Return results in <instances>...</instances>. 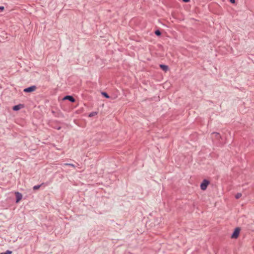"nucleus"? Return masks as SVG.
<instances>
[{"label":"nucleus","mask_w":254,"mask_h":254,"mask_svg":"<svg viewBox=\"0 0 254 254\" xmlns=\"http://www.w3.org/2000/svg\"><path fill=\"white\" fill-rule=\"evenodd\" d=\"M209 182L206 180H204L203 181L202 183L200 185V188L202 190H205L208 185H209Z\"/></svg>","instance_id":"f257e3e1"},{"label":"nucleus","mask_w":254,"mask_h":254,"mask_svg":"<svg viewBox=\"0 0 254 254\" xmlns=\"http://www.w3.org/2000/svg\"><path fill=\"white\" fill-rule=\"evenodd\" d=\"M36 89V86L35 85L31 86L29 87L26 88L23 90V91L26 93H31L35 91Z\"/></svg>","instance_id":"f03ea898"},{"label":"nucleus","mask_w":254,"mask_h":254,"mask_svg":"<svg viewBox=\"0 0 254 254\" xmlns=\"http://www.w3.org/2000/svg\"><path fill=\"white\" fill-rule=\"evenodd\" d=\"M240 232V229L239 228L235 229L234 232L231 236V238L233 239H236L238 237Z\"/></svg>","instance_id":"7ed1b4c3"},{"label":"nucleus","mask_w":254,"mask_h":254,"mask_svg":"<svg viewBox=\"0 0 254 254\" xmlns=\"http://www.w3.org/2000/svg\"><path fill=\"white\" fill-rule=\"evenodd\" d=\"M160 68L165 72L169 70V66L165 64H160L159 65Z\"/></svg>","instance_id":"20e7f679"},{"label":"nucleus","mask_w":254,"mask_h":254,"mask_svg":"<svg viewBox=\"0 0 254 254\" xmlns=\"http://www.w3.org/2000/svg\"><path fill=\"white\" fill-rule=\"evenodd\" d=\"M23 108V105L22 104H18L17 105H15L12 107V109L14 111H18L21 109Z\"/></svg>","instance_id":"39448f33"},{"label":"nucleus","mask_w":254,"mask_h":254,"mask_svg":"<svg viewBox=\"0 0 254 254\" xmlns=\"http://www.w3.org/2000/svg\"><path fill=\"white\" fill-rule=\"evenodd\" d=\"M15 194H16V202L17 203L22 199V195L20 193H19L18 192H16L15 193Z\"/></svg>","instance_id":"423d86ee"},{"label":"nucleus","mask_w":254,"mask_h":254,"mask_svg":"<svg viewBox=\"0 0 254 254\" xmlns=\"http://www.w3.org/2000/svg\"><path fill=\"white\" fill-rule=\"evenodd\" d=\"M68 100L72 102H74L75 101L74 98L73 96H64V97L63 99V100Z\"/></svg>","instance_id":"0eeeda50"},{"label":"nucleus","mask_w":254,"mask_h":254,"mask_svg":"<svg viewBox=\"0 0 254 254\" xmlns=\"http://www.w3.org/2000/svg\"><path fill=\"white\" fill-rule=\"evenodd\" d=\"M155 34L158 36H159L161 35V32L159 30H156L154 32Z\"/></svg>","instance_id":"6e6552de"},{"label":"nucleus","mask_w":254,"mask_h":254,"mask_svg":"<svg viewBox=\"0 0 254 254\" xmlns=\"http://www.w3.org/2000/svg\"><path fill=\"white\" fill-rule=\"evenodd\" d=\"M242 194L241 193H237L236 195H235V198L236 199H239V198H240L241 196H242Z\"/></svg>","instance_id":"1a4fd4ad"},{"label":"nucleus","mask_w":254,"mask_h":254,"mask_svg":"<svg viewBox=\"0 0 254 254\" xmlns=\"http://www.w3.org/2000/svg\"><path fill=\"white\" fill-rule=\"evenodd\" d=\"M97 114V112H93L91 113L89 115V117H93V116H94L96 115Z\"/></svg>","instance_id":"9d476101"},{"label":"nucleus","mask_w":254,"mask_h":254,"mask_svg":"<svg viewBox=\"0 0 254 254\" xmlns=\"http://www.w3.org/2000/svg\"><path fill=\"white\" fill-rule=\"evenodd\" d=\"M64 165H66V166H71L73 168H75V165L73 164H70V163H65L64 164Z\"/></svg>","instance_id":"9b49d317"},{"label":"nucleus","mask_w":254,"mask_h":254,"mask_svg":"<svg viewBox=\"0 0 254 254\" xmlns=\"http://www.w3.org/2000/svg\"><path fill=\"white\" fill-rule=\"evenodd\" d=\"M213 134H214L215 135V137L217 138H218L220 137V135L219 133H218L213 132Z\"/></svg>","instance_id":"f8f14e48"},{"label":"nucleus","mask_w":254,"mask_h":254,"mask_svg":"<svg viewBox=\"0 0 254 254\" xmlns=\"http://www.w3.org/2000/svg\"><path fill=\"white\" fill-rule=\"evenodd\" d=\"M41 187V185H37V186H34L33 187V189L34 190H38L40 188V187Z\"/></svg>","instance_id":"ddd939ff"},{"label":"nucleus","mask_w":254,"mask_h":254,"mask_svg":"<svg viewBox=\"0 0 254 254\" xmlns=\"http://www.w3.org/2000/svg\"><path fill=\"white\" fill-rule=\"evenodd\" d=\"M4 254H12V252L10 251H6L5 253H4Z\"/></svg>","instance_id":"4468645a"},{"label":"nucleus","mask_w":254,"mask_h":254,"mask_svg":"<svg viewBox=\"0 0 254 254\" xmlns=\"http://www.w3.org/2000/svg\"><path fill=\"white\" fill-rule=\"evenodd\" d=\"M101 94H102V95H103V96H107V95H108V94H107V92H101Z\"/></svg>","instance_id":"2eb2a0df"},{"label":"nucleus","mask_w":254,"mask_h":254,"mask_svg":"<svg viewBox=\"0 0 254 254\" xmlns=\"http://www.w3.org/2000/svg\"><path fill=\"white\" fill-rule=\"evenodd\" d=\"M4 8L2 6H0V12H2L3 11Z\"/></svg>","instance_id":"dca6fc26"},{"label":"nucleus","mask_w":254,"mask_h":254,"mask_svg":"<svg viewBox=\"0 0 254 254\" xmlns=\"http://www.w3.org/2000/svg\"><path fill=\"white\" fill-rule=\"evenodd\" d=\"M230 2L232 3L235 4L236 3L235 0H229Z\"/></svg>","instance_id":"f3484780"},{"label":"nucleus","mask_w":254,"mask_h":254,"mask_svg":"<svg viewBox=\"0 0 254 254\" xmlns=\"http://www.w3.org/2000/svg\"><path fill=\"white\" fill-rule=\"evenodd\" d=\"M183 1L185 2H188L190 1V0H182Z\"/></svg>","instance_id":"a211bd4d"},{"label":"nucleus","mask_w":254,"mask_h":254,"mask_svg":"<svg viewBox=\"0 0 254 254\" xmlns=\"http://www.w3.org/2000/svg\"><path fill=\"white\" fill-rule=\"evenodd\" d=\"M105 97H107V98H109L110 96H105Z\"/></svg>","instance_id":"6ab92c4d"},{"label":"nucleus","mask_w":254,"mask_h":254,"mask_svg":"<svg viewBox=\"0 0 254 254\" xmlns=\"http://www.w3.org/2000/svg\"><path fill=\"white\" fill-rule=\"evenodd\" d=\"M0 254H4V253H1Z\"/></svg>","instance_id":"aec40b11"}]
</instances>
